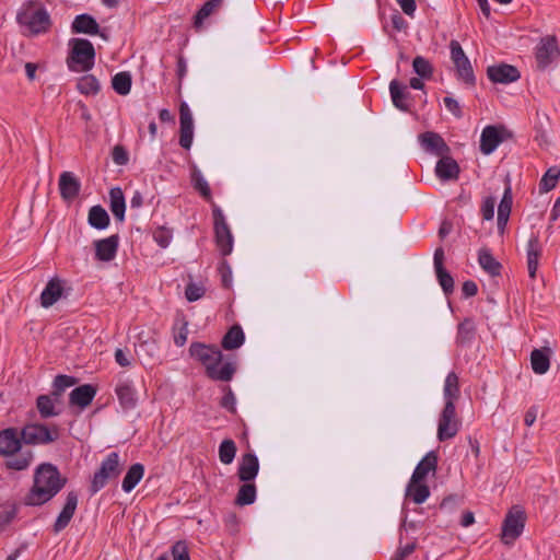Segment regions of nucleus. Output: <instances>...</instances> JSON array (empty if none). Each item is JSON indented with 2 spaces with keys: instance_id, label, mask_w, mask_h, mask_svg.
I'll use <instances>...</instances> for the list:
<instances>
[{
  "instance_id": "obj_28",
  "label": "nucleus",
  "mask_w": 560,
  "mask_h": 560,
  "mask_svg": "<svg viewBox=\"0 0 560 560\" xmlns=\"http://www.w3.org/2000/svg\"><path fill=\"white\" fill-rule=\"evenodd\" d=\"M477 335L476 323L471 317L464 318L457 325L456 345L467 347L472 343Z\"/></svg>"
},
{
  "instance_id": "obj_15",
  "label": "nucleus",
  "mask_w": 560,
  "mask_h": 560,
  "mask_svg": "<svg viewBox=\"0 0 560 560\" xmlns=\"http://www.w3.org/2000/svg\"><path fill=\"white\" fill-rule=\"evenodd\" d=\"M78 493L75 491H69L66 497L65 505L52 525L55 534L60 533L70 524L78 508Z\"/></svg>"
},
{
  "instance_id": "obj_29",
  "label": "nucleus",
  "mask_w": 560,
  "mask_h": 560,
  "mask_svg": "<svg viewBox=\"0 0 560 560\" xmlns=\"http://www.w3.org/2000/svg\"><path fill=\"white\" fill-rule=\"evenodd\" d=\"M63 287L58 278L48 281L40 294V305L45 308L52 306L62 295Z\"/></svg>"
},
{
  "instance_id": "obj_53",
  "label": "nucleus",
  "mask_w": 560,
  "mask_h": 560,
  "mask_svg": "<svg viewBox=\"0 0 560 560\" xmlns=\"http://www.w3.org/2000/svg\"><path fill=\"white\" fill-rule=\"evenodd\" d=\"M172 237V230L165 226H159L153 232V240L162 248H166L170 245Z\"/></svg>"
},
{
  "instance_id": "obj_52",
  "label": "nucleus",
  "mask_w": 560,
  "mask_h": 560,
  "mask_svg": "<svg viewBox=\"0 0 560 560\" xmlns=\"http://www.w3.org/2000/svg\"><path fill=\"white\" fill-rule=\"evenodd\" d=\"M218 272L221 277V284L224 289H231L233 277H232V268L228 260L223 259L219 262Z\"/></svg>"
},
{
  "instance_id": "obj_64",
  "label": "nucleus",
  "mask_w": 560,
  "mask_h": 560,
  "mask_svg": "<svg viewBox=\"0 0 560 560\" xmlns=\"http://www.w3.org/2000/svg\"><path fill=\"white\" fill-rule=\"evenodd\" d=\"M187 323L184 322L177 332L174 334V342L177 347H183L187 341Z\"/></svg>"
},
{
  "instance_id": "obj_39",
  "label": "nucleus",
  "mask_w": 560,
  "mask_h": 560,
  "mask_svg": "<svg viewBox=\"0 0 560 560\" xmlns=\"http://www.w3.org/2000/svg\"><path fill=\"white\" fill-rule=\"evenodd\" d=\"M444 398L445 404L451 402V405H455V401L459 398V381L458 376L455 372H450L445 378L444 383Z\"/></svg>"
},
{
  "instance_id": "obj_58",
  "label": "nucleus",
  "mask_w": 560,
  "mask_h": 560,
  "mask_svg": "<svg viewBox=\"0 0 560 560\" xmlns=\"http://www.w3.org/2000/svg\"><path fill=\"white\" fill-rule=\"evenodd\" d=\"M18 515V506L15 504L11 505L10 509L3 510L0 512V532H3L16 517Z\"/></svg>"
},
{
  "instance_id": "obj_33",
  "label": "nucleus",
  "mask_w": 560,
  "mask_h": 560,
  "mask_svg": "<svg viewBox=\"0 0 560 560\" xmlns=\"http://www.w3.org/2000/svg\"><path fill=\"white\" fill-rule=\"evenodd\" d=\"M550 349H534L530 353L532 369L536 374H545L550 366L549 359Z\"/></svg>"
},
{
  "instance_id": "obj_27",
  "label": "nucleus",
  "mask_w": 560,
  "mask_h": 560,
  "mask_svg": "<svg viewBox=\"0 0 560 560\" xmlns=\"http://www.w3.org/2000/svg\"><path fill=\"white\" fill-rule=\"evenodd\" d=\"M439 457L434 451L429 452L417 465L410 479L413 483L417 481H424L429 472H435L438 468Z\"/></svg>"
},
{
  "instance_id": "obj_2",
  "label": "nucleus",
  "mask_w": 560,
  "mask_h": 560,
  "mask_svg": "<svg viewBox=\"0 0 560 560\" xmlns=\"http://www.w3.org/2000/svg\"><path fill=\"white\" fill-rule=\"evenodd\" d=\"M189 354L205 366L206 376L211 381L230 382L236 373L235 362H225L219 368L223 354L214 345L191 342Z\"/></svg>"
},
{
  "instance_id": "obj_48",
  "label": "nucleus",
  "mask_w": 560,
  "mask_h": 560,
  "mask_svg": "<svg viewBox=\"0 0 560 560\" xmlns=\"http://www.w3.org/2000/svg\"><path fill=\"white\" fill-rule=\"evenodd\" d=\"M413 71L424 80H430L433 77L432 63L422 56H417L412 60Z\"/></svg>"
},
{
  "instance_id": "obj_45",
  "label": "nucleus",
  "mask_w": 560,
  "mask_h": 560,
  "mask_svg": "<svg viewBox=\"0 0 560 560\" xmlns=\"http://www.w3.org/2000/svg\"><path fill=\"white\" fill-rule=\"evenodd\" d=\"M36 407L43 419L59 415V411L55 409L52 398L48 395H39L36 399Z\"/></svg>"
},
{
  "instance_id": "obj_26",
  "label": "nucleus",
  "mask_w": 560,
  "mask_h": 560,
  "mask_svg": "<svg viewBox=\"0 0 560 560\" xmlns=\"http://www.w3.org/2000/svg\"><path fill=\"white\" fill-rule=\"evenodd\" d=\"M115 393L122 409L130 410L137 406V392L130 381L119 382L115 388Z\"/></svg>"
},
{
  "instance_id": "obj_41",
  "label": "nucleus",
  "mask_w": 560,
  "mask_h": 560,
  "mask_svg": "<svg viewBox=\"0 0 560 560\" xmlns=\"http://www.w3.org/2000/svg\"><path fill=\"white\" fill-rule=\"evenodd\" d=\"M257 489L253 481L244 482L236 494L235 504L240 506L253 504L256 500Z\"/></svg>"
},
{
  "instance_id": "obj_20",
  "label": "nucleus",
  "mask_w": 560,
  "mask_h": 560,
  "mask_svg": "<svg viewBox=\"0 0 560 560\" xmlns=\"http://www.w3.org/2000/svg\"><path fill=\"white\" fill-rule=\"evenodd\" d=\"M59 191L65 201L74 200L81 190V183L71 172H63L59 176Z\"/></svg>"
},
{
  "instance_id": "obj_11",
  "label": "nucleus",
  "mask_w": 560,
  "mask_h": 560,
  "mask_svg": "<svg viewBox=\"0 0 560 560\" xmlns=\"http://www.w3.org/2000/svg\"><path fill=\"white\" fill-rule=\"evenodd\" d=\"M138 347L136 352L140 359L147 363H154L159 359V340L158 332L141 331L138 334Z\"/></svg>"
},
{
  "instance_id": "obj_14",
  "label": "nucleus",
  "mask_w": 560,
  "mask_h": 560,
  "mask_svg": "<svg viewBox=\"0 0 560 560\" xmlns=\"http://www.w3.org/2000/svg\"><path fill=\"white\" fill-rule=\"evenodd\" d=\"M487 75L493 83L509 84L517 81L521 78V72L515 66L502 62L489 66Z\"/></svg>"
},
{
  "instance_id": "obj_38",
  "label": "nucleus",
  "mask_w": 560,
  "mask_h": 560,
  "mask_svg": "<svg viewBox=\"0 0 560 560\" xmlns=\"http://www.w3.org/2000/svg\"><path fill=\"white\" fill-rule=\"evenodd\" d=\"M430 495V489L423 481H417L413 483V479H410L407 489L406 497L411 498L417 504L423 503Z\"/></svg>"
},
{
  "instance_id": "obj_55",
  "label": "nucleus",
  "mask_w": 560,
  "mask_h": 560,
  "mask_svg": "<svg viewBox=\"0 0 560 560\" xmlns=\"http://www.w3.org/2000/svg\"><path fill=\"white\" fill-rule=\"evenodd\" d=\"M463 504V497L458 494H450L440 503V510L453 512Z\"/></svg>"
},
{
  "instance_id": "obj_40",
  "label": "nucleus",
  "mask_w": 560,
  "mask_h": 560,
  "mask_svg": "<svg viewBox=\"0 0 560 560\" xmlns=\"http://www.w3.org/2000/svg\"><path fill=\"white\" fill-rule=\"evenodd\" d=\"M456 69V75L458 80H462L467 86H475L476 85V77L474 73L472 66L468 58H465L462 61H458V63H454Z\"/></svg>"
},
{
  "instance_id": "obj_34",
  "label": "nucleus",
  "mask_w": 560,
  "mask_h": 560,
  "mask_svg": "<svg viewBox=\"0 0 560 560\" xmlns=\"http://www.w3.org/2000/svg\"><path fill=\"white\" fill-rule=\"evenodd\" d=\"M109 200H110V211L115 215L118 221H124L125 211H126V202L125 196L119 187H114L109 190Z\"/></svg>"
},
{
  "instance_id": "obj_49",
  "label": "nucleus",
  "mask_w": 560,
  "mask_h": 560,
  "mask_svg": "<svg viewBox=\"0 0 560 560\" xmlns=\"http://www.w3.org/2000/svg\"><path fill=\"white\" fill-rule=\"evenodd\" d=\"M560 177V168L557 166H552L547 170V172L544 174V176L540 179L539 188L540 191L548 192L552 190L557 184L558 179Z\"/></svg>"
},
{
  "instance_id": "obj_7",
  "label": "nucleus",
  "mask_w": 560,
  "mask_h": 560,
  "mask_svg": "<svg viewBox=\"0 0 560 560\" xmlns=\"http://www.w3.org/2000/svg\"><path fill=\"white\" fill-rule=\"evenodd\" d=\"M214 241L222 256H228L233 249V235L225 221L222 210L212 202Z\"/></svg>"
},
{
  "instance_id": "obj_1",
  "label": "nucleus",
  "mask_w": 560,
  "mask_h": 560,
  "mask_svg": "<svg viewBox=\"0 0 560 560\" xmlns=\"http://www.w3.org/2000/svg\"><path fill=\"white\" fill-rule=\"evenodd\" d=\"M58 467L51 463H42L34 471L33 486L24 498L25 505L39 506L54 497L67 485Z\"/></svg>"
},
{
  "instance_id": "obj_50",
  "label": "nucleus",
  "mask_w": 560,
  "mask_h": 560,
  "mask_svg": "<svg viewBox=\"0 0 560 560\" xmlns=\"http://www.w3.org/2000/svg\"><path fill=\"white\" fill-rule=\"evenodd\" d=\"M223 396L219 401V406L232 415L236 413V397L229 385L221 386Z\"/></svg>"
},
{
  "instance_id": "obj_8",
  "label": "nucleus",
  "mask_w": 560,
  "mask_h": 560,
  "mask_svg": "<svg viewBox=\"0 0 560 560\" xmlns=\"http://www.w3.org/2000/svg\"><path fill=\"white\" fill-rule=\"evenodd\" d=\"M21 439L27 445L49 444L59 439V429L43 423H28L21 430Z\"/></svg>"
},
{
  "instance_id": "obj_51",
  "label": "nucleus",
  "mask_w": 560,
  "mask_h": 560,
  "mask_svg": "<svg viewBox=\"0 0 560 560\" xmlns=\"http://www.w3.org/2000/svg\"><path fill=\"white\" fill-rule=\"evenodd\" d=\"M438 281L442 287L444 293L446 295L453 293L454 291V279L452 275L444 268L440 267V269L435 270Z\"/></svg>"
},
{
  "instance_id": "obj_19",
  "label": "nucleus",
  "mask_w": 560,
  "mask_h": 560,
  "mask_svg": "<svg viewBox=\"0 0 560 560\" xmlns=\"http://www.w3.org/2000/svg\"><path fill=\"white\" fill-rule=\"evenodd\" d=\"M119 246V235L94 241L95 258L100 261H110L116 257Z\"/></svg>"
},
{
  "instance_id": "obj_43",
  "label": "nucleus",
  "mask_w": 560,
  "mask_h": 560,
  "mask_svg": "<svg viewBox=\"0 0 560 560\" xmlns=\"http://www.w3.org/2000/svg\"><path fill=\"white\" fill-rule=\"evenodd\" d=\"M222 2L223 0H209L205 2L194 16L195 27H200L203 21L221 7Z\"/></svg>"
},
{
  "instance_id": "obj_35",
  "label": "nucleus",
  "mask_w": 560,
  "mask_h": 560,
  "mask_svg": "<svg viewBox=\"0 0 560 560\" xmlns=\"http://www.w3.org/2000/svg\"><path fill=\"white\" fill-rule=\"evenodd\" d=\"M144 475V466L140 463H136L130 466L127 474L125 475L121 483V488L125 492H130L136 488Z\"/></svg>"
},
{
  "instance_id": "obj_59",
  "label": "nucleus",
  "mask_w": 560,
  "mask_h": 560,
  "mask_svg": "<svg viewBox=\"0 0 560 560\" xmlns=\"http://www.w3.org/2000/svg\"><path fill=\"white\" fill-rule=\"evenodd\" d=\"M205 292L206 290L203 287L190 282L186 285L185 296L189 302H195L201 299L205 295Z\"/></svg>"
},
{
  "instance_id": "obj_3",
  "label": "nucleus",
  "mask_w": 560,
  "mask_h": 560,
  "mask_svg": "<svg viewBox=\"0 0 560 560\" xmlns=\"http://www.w3.org/2000/svg\"><path fill=\"white\" fill-rule=\"evenodd\" d=\"M16 22L25 27L31 36L46 34L52 26L51 18L46 8L30 1L16 14Z\"/></svg>"
},
{
  "instance_id": "obj_22",
  "label": "nucleus",
  "mask_w": 560,
  "mask_h": 560,
  "mask_svg": "<svg viewBox=\"0 0 560 560\" xmlns=\"http://www.w3.org/2000/svg\"><path fill=\"white\" fill-rule=\"evenodd\" d=\"M460 168L458 163L450 156L443 154L435 165V174L441 180H456L459 176Z\"/></svg>"
},
{
  "instance_id": "obj_24",
  "label": "nucleus",
  "mask_w": 560,
  "mask_h": 560,
  "mask_svg": "<svg viewBox=\"0 0 560 560\" xmlns=\"http://www.w3.org/2000/svg\"><path fill=\"white\" fill-rule=\"evenodd\" d=\"M513 203V195L510 180H506V186L502 199L498 207V231L503 234L511 214Z\"/></svg>"
},
{
  "instance_id": "obj_46",
  "label": "nucleus",
  "mask_w": 560,
  "mask_h": 560,
  "mask_svg": "<svg viewBox=\"0 0 560 560\" xmlns=\"http://www.w3.org/2000/svg\"><path fill=\"white\" fill-rule=\"evenodd\" d=\"M236 451V444L232 439L223 440L219 446L220 462L224 465L232 464L235 458Z\"/></svg>"
},
{
  "instance_id": "obj_13",
  "label": "nucleus",
  "mask_w": 560,
  "mask_h": 560,
  "mask_svg": "<svg viewBox=\"0 0 560 560\" xmlns=\"http://www.w3.org/2000/svg\"><path fill=\"white\" fill-rule=\"evenodd\" d=\"M194 139V120L188 105L183 102L179 106V144L189 150Z\"/></svg>"
},
{
  "instance_id": "obj_17",
  "label": "nucleus",
  "mask_w": 560,
  "mask_h": 560,
  "mask_svg": "<svg viewBox=\"0 0 560 560\" xmlns=\"http://www.w3.org/2000/svg\"><path fill=\"white\" fill-rule=\"evenodd\" d=\"M503 131L504 127L502 126L485 127L480 137V151L486 155L491 154L503 141Z\"/></svg>"
},
{
  "instance_id": "obj_12",
  "label": "nucleus",
  "mask_w": 560,
  "mask_h": 560,
  "mask_svg": "<svg viewBox=\"0 0 560 560\" xmlns=\"http://www.w3.org/2000/svg\"><path fill=\"white\" fill-rule=\"evenodd\" d=\"M421 148L433 155L441 156L443 154H450L451 148L445 142L443 137L434 131H425L418 137Z\"/></svg>"
},
{
  "instance_id": "obj_42",
  "label": "nucleus",
  "mask_w": 560,
  "mask_h": 560,
  "mask_svg": "<svg viewBox=\"0 0 560 560\" xmlns=\"http://www.w3.org/2000/svg\"><path fill=\"white\" fill-rule=\"evenodd\" d=\"M132 78L127 71L116 73L112 79V86L119 95H127L131 90Z\"/></svg>"
},
{
  "instance_id": "obj_21",
  "label": "nucleus",
  "mask_w": 560,
  "mask_h": 560,
  "mask_svg": "<svg viewBox=\"0 0 560 560\" xmlns=\"http://www.w3.org/2000/svg\"><path fill=\"white\" fill-rule=\"evenodd\" d=\"M259 471V460L254 453H245L242 455L237 477L243 482L253 481Z\"/></svg>"
},
{
  "instance_id": "obj_56",
  "label": "nucleus",
  "mask_w": 560,
  "mask_h": 560,
  "mask_svg": "<svg viewBox=\"0 0 560 560\" xmlns=\"http://www.w3.org/2000/svg\"><path fill=\"white\" fill-rule=\"evenodd\" d=\"M112 159L116 165L124 166L129 162V153L121 144H116L112 150Z\"/></svg>"
},
{
  "instance_id": "obj_32",
  "label": "nucleus",
  "mask_w": 560,
  "mask_h": 560,
  "mask_svg": "<svg viewBox=\"0 0 560 560\" xmlns=\"http://www.w3.org/2000/svg\"><path fill=\"white\" fill-rule=\"evenodd\" d=\"M245 335L240 325H233L223 336L221 346L224 350H234L243 346Z\"/></svg>"
},
{
  "instance_id": "obj_18",
  "label": "nucleus",
  "mask_w": 560,
  "mask_h": 560,
  "mask_svg": "<svg viewBox=\"0 0 560 560\" xmlns=\"http://www.w3.org/2000/svg\"><path fill=\"white\" fill-rule=\"evenodd\" d=\"M23 440L21 439V431L16 428H7L0 431V455H13L20 451Z\"/></svg>"
},
{
  "instance_id": "obj_31",
  "label": "nucleus",
  "mask_w": 560,
  "mask_h": 560,
  "mask_svg": "<svg viewBox=\"0 0 560 560\" xmlns=\"http://www.w3.org/2000/svg\"><path fill=\"white\" fill-rule=\"evenodd\" d=\"M7 460L4 462V465L10 470H24L28 468L33 460V452L27 448H20L16 453H13V455H8Z\"/></svg>"
},
{
  "instance_id": "obj_30",
  "label": "nucleus",
  "mask_w": 560,
  "mask_h": 560,
  "mask_svg": "<svg viewBox=\"0 0 560 560\" xmlns=\"http://www.w3.org/2000/svg\"><path fill=\"white\" fill-rule=\"evenodd\" d=\"M541 256V245L537 235H532L527 244V269L532 279L536 277Z\"/></svg>"
},
{
  "instance_id": "obj_37",
  "label": "nucleus",
  "mask_w": 560,
  "mask_h": 560,
  "mask_svg": "<svg viewBox=\"0 0 560 560\" xmlns=\"http://www.w3.org/2000/svg\"><path fill=\"white\" fill-rule=\"evenodd\" d=\"M109 215L100 205L93 206L89 210L88 222L96 230H104L109 225Z\"/></svg>"
},
{
  "instance_id": "obj_60",
  "label": "nucleus",
  "mask_w": 560,
  "mask_h": 560,
  "mask_svg": "<svg viewBox=\"0 0 560 560\" xmlns=\"http://www.w3.org/2000/svg\"><path fill=\"white\" fill-rule=\"evenodd\" d=\"M495 202H497L495 198L491 197V196L483 199L482 206H481V214H482L483 220L489 221V220L493 219Z\"/></svg>"
},
{
  "instance_id": "obj_47",
  "label": "nucleus",
  "mask_w": 560,
  "mask_h": 560,
  "mask_svg": "<svg viewBox=\"0 0 560 560\" xmlns=\"http://www.w3.org/2000/svg\"><path fill=\"white\" fill-rule=\"evenodd\" d=\"M77 89L84 95H95L100 92L101 85L94 75L86 74L78 81Z\"/></svg>"
},
{
  "instance_id": "obj_54",
  "label": "nucleus",
  "mask_w": 560,
  "mask_h": 560,
  "mask_svg": "<svg viewBox=\"0 0 560 560\" xmlns=\"http://www.w3.org/2000/svg\"><path fill=\"white\" fill-rule=\"evenodd\" d=\"M77 383L78 378L74 376L59 374L54 380L52 388L57 389V394L59 392L63 393L67 388L75 385Z\"/></svg>"
},
{
  "instance_id": "obj_23",
  "label": "nucleus",
  "mask_w": 560,
  "mask_h": 560,
  "mask_svg": "<svg viewBox=\"0 0 560 560\" xmlns=\"http://www.w3.org/2000/svg\"><path fill=\"white\" fill-rule=\"evenodd\" d=\"M96 393L97 388L92 384L78 386L69 395V405L78 406L80 409H85L91 405Z\"/></svg>"
},
{
  "instance_id": "obj_16",
  "label": "nucleus",
  "mask_w": 560,
  "mask_h": 560,
  "mask_svg": "<svg viewBox=\"0 0 560 560\" xmlns=\"http://www.w3.org/2000/svg\"><path fill=\"white\" fill-rule=\"evenodd\" d=\"M73 34L100 35L104 39L108 37L101 32L97 21L89 13H82L74 18L71 24Z\"/></svg>"
},
{
  "instance_id": "obj_9",
  "label": "nucleus",
  "mask_w": 560,
  "mask_h": 560,
  "mask_svg": "<svg viewBox=\"0 0 560 560\" xmlns=\"http://www.w3.org/2000/svg\"><path fill=\"white\" fill-rule=\"evenodd\" d=\"M560 56V48L555 35L541 37L535 49L537 68L546 70Z\"/></svg>"
},
{
  "instance_id": "obj_62",
  "label": "nucleus",
  "mask_w": 560,
  "mask_h": 560,
  "mask_svg": "<svg viewBox=\"0 0 560 560\" xmlns=\"http://www.w3.org/2000/svg\"><path fill=\"white\" fill-rule=\"evenodd\" d=\"M443 103L447 110H450L455 117L462 118L463 112L458 102L455 98L451 96H445Z\"/></svg>"
},
{
  "instance_id": "obj_61",
  "label": "nucleus",
  "mask_w": 560,
  "mask_h": 560,
  "mask_svg": "<svg viewBox=\"0 0 560 560\" xmlns=\"http://www.w3.org/2000/svg\"><path fill=\"white\" fill-rule=\"evenodd\" d=\"M450 50H451V59L453 63H458V61L464 60L465 58H468L463 50L460 44L456 39H452L450 42Z\"/></svg>"
},
{
  "instance_id": "obj_57",
  "label": "nucleus",
  "mask_w": 560,
  "mask_h": 560,
  "mask_svg": "<svg viewBox=\"0 0 560 560\" xmlns=\"http://www.w3.org/2000/svg\"><path fill=\"white\" fill-rule=\"evenodd\" d=\"M173 560H190L186 541L178 540L172 546Z\"/></svg>"
},
{
  "instance_id": "obj_4",
  "label": "nucleus",
  "mask_w": 560,
  "mask_h": 560,
  "mask_svg": "<svg viewBox=\"0 0 560 560\" xmlns=\"http://www.w3.org/2000/svg\"><path fill=\"white\" fill-rule=\"evenodd\" d=\"M69 55L67 66L74 72H88L95 62V49L93 44L86 38H71L69 40Z\"/></svg>"
},
{
  "instance_id": "obj_25",
  "label": "nucleus",
  "mask_w": 560,
  "mask_h": 560,
  "mask_svg": "<svg viewBox=\"0 0 560 560\" xmlns=\"http://www.w3.org/2000/svg\"><path fill=\"white\" fill-rule=\"evenodd\" d=\"M389 92L393 104L396 108L407 113L411 110L409 103L411 94L405 84L400 83L398 80H393L389 84Z\"/></svg>"
},
{
  "instance_id": "obj_44",
  "label": "nucleus",
  "mask_w": 560,
  "mask_h": 560,
  "mask_svg": "<svg viewBox=\"0 0 560 560\" xmlns=\"http://www.w3.org/2000/svg\"><path fill=\"white\" fill-rule=\"evenodd\" d=\"M191 183L194 188L205 198V200L212 202L211 189L202 174L196 167L191 172Z\"/></svg>"
},
{
  "instance_id": "obj_10",
  "label": "nucleus",
  "mask_w": 560,
  "mask_h": 560,
  "mask_svg": "<svg viewBox=\"0 0 560 560\" xmlns=\"http://www.w3.org/2000/svg\"><path fill=\"white\" fill-rule=\"evenodd\" d=\"M460 422L456 418V407L451 402L445 404L440 415L438 425V439L441 442L454 438L459 430Z\"/></svg>"
},
{
  "instance_id": "obj_63",
  "label": "nucleus",
  "mask_w": 560,
  "mask_h": 560,
  "mask_svg": "<svg viewBox=\"0 0 560 560\" xmlns=\"http://www.w3.org/2000/svg\"><path fill=\"white\" fill-rule=\"evenodd\" d=\"M417 548L416 541H412L410 544H407L404 547L398 548L396 551L394 558L392 560H404L408 556H410Z\"/></svg>"
},
{
  "instance_id": "obj_6",
  "label": "nucleus",
  "mask_w": 560,
  "mask_h": 560,
  "mask_svg": "<svg viewBox=\"0 0 560 560\" xmlns=\"http://www.w3.org/2000/svg\"><path fill=\"white\" fill-rule=\"evenodd\" d=\"M526 513L518 505L512 506L502 523L501 540L504 545H512L523 533Z\"/></svg>"
},
{
  "instance_id": "obj_36",
  "label": "nucleus",
  "mask_w": 560,
  "mask_h": 560,
  "mask_svg": "<svg viewBox=\"0 0 560 560\" xmlns=\"http://www.w3.org/2000/svg\"><path fill=\"white\" fill-rule=\"evenodd\" d=\"M478 261L481 268L490 276L497 277L501 275L502 265L493 257L489 249H480Z\"/></svg>"
},
{
  "instance_id": "obj_5",
  "label": "nucleus",
  "mask_w": 560,
  "mask_h": 560,
  "mask_svg": "<svg viewBox=\"0 0 560 560\" xmlns=\"http://www.w3.org/2000/svg\"><path fill=\"white\" fill-rule=\"evenodd\" d=\"M121 470L118 453H109L102 462L100 469L94 474L90 485L91 494L97 493L109 480L118 478Z\"/></svg>"
}]
</instances>
